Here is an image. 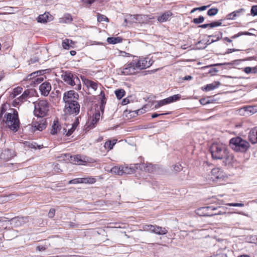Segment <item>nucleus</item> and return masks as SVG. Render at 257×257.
I'll list each match as a JSON object with an SVG mask.
<instances>
[{
    "instance_id": "nucleus-27",
    "label": "nucleus",
    "mask_w": 257,
    "mask_h": 257,
    "mask_svg": "<svg viewBox=\"0 0 257 257\" xmlns=\"http://www.w3.org/2000/svg\"><path fill=\"white\" fill-rule=\"evenodd\" d=\"M74 44V42L72 40H69L68 39H66L63 41L62 45L64 49H69L70 48L72 47V45Z\"/></svg>"
},
{
    "instance_id": "nucleus-3",
    "label": "nucleus",
    "mask_w": 257,
    "mask_h": 257,
    "mask_svg": "<svg viewBox=\"0 0 257 257\" xmlns=\"http://www.w3.org/2000/svg\"><path fill=\"white\" fill-rule=\"evenodd\" d=\"M229 146L235 152L241 153L246 152L250 147L247 141L239 137L231 139L229 141Z\"/></svg>"
},
{
    "instance_id": "nucleus-40",
    "label": "nucleus",
    "mask_w": 257,
    "mask_h": 257,
    "mask_svg": "<svg viewBox=\"0 0 257 257\" xmlns=\"http://www.w3.org/2000/svg\"><path fill=\"white\" fill-rule=\"evenodd\" d=\"M97 21L99 22H102L103 21L108 22H109V19L107 17L105 16L104 15L98 14L97 15Z\"/></svg>"
},
{
    "instance_id": "nucleus-39",
    "label": "nucleus",
    "mask_w": 257,
    "mask_h": 257,
    "mask_svg": "<svg viewBox=\"0 0 257 257\" xmlns=\"http://www.w3.org/2000/svg\"><path fill=\"white\" fill-rule=\"evenodd\" d=\"M204 21V18L202 16H200L197 18H194L192 21V22L195 24H199L203 23Z\"/></svg>"
},
{
    "instance_id": "nucleus-36",
    "label": "nucleus",
    "mask_w": 257,
    "mask_h": 257,
    "mask_svg": "<svg viewBox=\"0 0 257 257\" xmlns=\"http://www.w3.org/2000/svg\"><path fill=\"white\" fill-rule=\"evenodd\" d=\"M43 72H44V70H39V71H37L36 72L32 73L31 74H30L27 77L26 79H27V80H31L32 78H35L36 77H37L36 74H37L38 73H40V74H43Z\"/></svg>"
},
{
    "instance_id": "nucleus-19",
    "label": "nucleus",
    "mask_w": 257,
    "mask_h": 257,
    "mask_svg": "<svg viewBox=\"0 0 257 257\" xmlns=\"http://www.w3.org/2000/svg\"><path fill=\"white\" fill-rule=\"evenodd\" d=\"M220 85V83L218 81H214L213 83L206 85L204 88H202L203 90L206 91H209L218 87Z\"/></svg>"
},
{
    "instance_id": "nucleus-2",
    "label": "nucleus",
    "mask_w": 257,
    "mask_h": 257,
    "mask_svg": "<svg viewBox=\"0 0 257 257\" xmlns=\"http://www.w3.org/2000/svg\"><path fill=\"white\" fill-rule=\"evenodd\" d=\"M78 99L79 94L74 90H71L64 93L63 100L65 103L64 111L66 113L75 115L79 114L80 105L78 102Z\"/></svg>"
},
{
    "instance_id": "nucleus-52",
    "label": "nucleus",
    "mask_w": 257,
    "mask_h": 257,
    "mask_svg": "<svg viewBox=\"0 0 257 257\" xmlns=\"http://www.w3.org/2000/svg\"><path fill=\"white\" fill-rule=\"evenodd\" d=\"M55 214V209L54 208H51L49 211L48 216L49 218H53Z\"/></svg>"
},
{
    "instance_id": "nucleus-46",
    "label": "nucleus",
    "mask_w": 257,
    "mask_h": 257,
    "mask_svg": "<svg viewBox=\"0 0 257 257\" xmlns=\"http://www.w3.org/2000/svg\"><path fill=\"white\" fill-rule=\"evenodd\" d=\"M229 206H233V207H243L244 204L242 203H227L226 204Z\"/></svg>"
},
{
    "instance_id": "nucleus-34",
    "label": "nucleus",
    "mask_w": 257,
    "mask_h": 257,
    "mask_svg": "<svg viewBox=\"0 0 257 257\" xmlns=\"http://www.w3.org/2000/svg\"><path fill=\"white\" fill-rule=\"evenodd\" d=\"M82 183L93 184L96 181V179L92 177L81 178Z\"/></svg>"
},
{
    "instance_id": "nucleus-15",
    "label": "nucleus",
    "mask_w": 257,
    "mask_h": 257,
    "mask_svg": "<svg viewBox=\"0 0 257 257\" xmlns=\"http://www.w3.org/2000/svg\"><path fill=\"white\" fill-rule=\"evenodd\" d=\"M39 90L42 95L47 96L49 95L51 90V85L48 82H45L41 84L39 86Z\"/></svg>"
},
{
    "instance_id": "nucleus-51",
    "label": "nucleus",
    "mask_w": 257,
    "mask_h": 257,
    "mask_svg": "<svg viewBox=\"0 0 257 257\" xmlns=\"http://www.w3.org/2000/svg\"><path fill=\"white\" fill-rule=\"evenodd\" d=\"M236 18V16H235V14H234L233 13V12L228 14L226 16V18L228 20H234V19H235Z\"/></svg>"
},
{
    "instance_id": "nucleus-8",
    "label": "nucleus",
    "mask_w": 257,
    "mask_h": 257,
    "mask_svg": "<svg viewBox=\"0 0 257 257\" xmlns=\"http://www.w3.org/2000/svg\"><path fill=\"white\" fill-rule=\"evenodd\" d=\"M138 69L137 64L135 61L133 60L132 61L126 64L121 68V74L124 75L134 74L136 72V70Z\"/></svg>"
},
{
    "instance_id": "nucleus-21",
    "label": "nucleus",
    "mask_w": 257,
    "mask_h": 257,
    "mask_svg": "<svg viewBox=\"0 0 257 257\" xmlns=\"http://www.w3.org/2000/svg\"><path fill=\"white\" fill-rule=\"evenodd\" d=\"M83 82L84 84L86 86L87 88H91L94 90H96L97 88V83L92 81L88 79L85 78L83 79Z\"/></svg>"
},
{
    "instance_id": "nucleus-48",
    "label": "nucleus",
    "mask_w": 257,
    "mask_h": 257,
    "mask_svg": "<svg viewBox=\"0 0 257 257\" xmlns=\"http://www.w3.org/2000/svg\"><path fill=\"white\" fill-rule=\"evenodd\" d=\"M250 14L252 16H257V6H252L250 10Z\"/></svg>"
},
{
    "instance_id": "nucleus-43",
    "label": "nucleus",
    "mask_w": 257,
    "mask_h": 257,
    "mask_svg": "<svg viewBox=\"0 0 257 257\" xmlns=\"http://www.w3.org/2000/svg\"><path fill=\"white\" fill-rule=\"evenodd\" d=\"M106 102V97L101 98V104L100 105V109L101 111L103 113L104 111L105 105Z\"/></svg>"
},
{
    "instance_id": "nucleus-25",
    "label": "nucleus",
    "mask_w": 257,
    "mask_h": 257,
    "mask_svg": "<svg viewBox=\"0 0 257 257\" xmlns=\"http://www.w3.org/2000/svg\"><path fill=\"white\" fill-rule=\"evenodd\" d=\"M61 126L59 124L58 120H54L52 125V129L51 131V134L53 135L57 134L58 132L60 130Z\"/></svg>"
},
{
    "instance_id": "nucleus-5",
    "label": "nucleus",
    "mask_w": 257,
    "mask_h": 257,
    "mask_svg": "<svg viewBox=\"0 0 257 257\" xmlns=\"http://www.w3.org/2000/svg\"><path fill=\"white\" fill-rule=\"evenodd\" d=\"M14 113H7L6 114L5 119H3L8 127L14 132H17L19 128L20 121L18 112L13 109Z\"/></svg>"
},
{
    "instance_id": "nucleus-11",
    "label": "nucleus",
    "mask_w": 257,
    "mask_h": 257,
    "mask_svg": "<svg viewBox=\"0 0 257 257\" xmlns=\"http://www.w3.org/2000/svg\"><path fill=\"white\" fill-rule=\"evenodd\" d=\"M10 224L15 227L21 226L29 221V217H15L9 220Z\"/></svg>"
},
{
    "instance_id": "nucleus-49",
    "label": "nucleus",
    "mask_w": 257,
    "mask_h": 257,
    "mask_svg": "<svg viewBox=\"0 0 257 257\" xmlns=\"http://www.w3.org/2000/svg\"><path fill=\"white\" fill-rule=\"evenodd\" d=\"M183 169V167L181 165V164L179 163H177L174 165V170L176 172H179L181 171Z\"/></svg>"
},
{
    "instance_id": "nucleus-14",
    "label": "nucleus",
    "mask_w": 257,
    "mask_h": 257,
    "mask_svg": "<svg viewBox=\"0 0 257 257\" xmlns=\"http://www.w3.org/2000/svg\"><path fill=\"white\" fill-rule=\"evenodd\" d=\"M148 59L146 58L142 59L137 58L134 59V60L137 64L138 68L143 69L149 67L152 65V62L150 60L148 61Z\"/></svg>"
},
{
    "instance_id": "nucleus-44",
    "label": "nucleus",
    "mask_w": 257,
    "mask_h": 257,
    "mask_svg": "<svg viewBox=\"0 0 257 257\" xmlns=\"http://www.w3.org/2000/svg\"><path fill=\"white\" fill-rule=\"evenodd\" d=\"M79 183H82L81 178L74 179L71 180L69 181V184H79Z\"/></svg>"
},
{
    "instance_id": "nucleus-22",
    "label": "nucleus",
    "mask_w": 257,
    "mask_h": 257,
    "mask_svg": "<svg viewBox=\"0 0 257 257\" xmlns=\"http://www.w3.org/2000/svg\"><path fill=\"white\" fill-rule=\"evenodd\" d=\"M72 21V16L68 13L65 14L63 17L59 19V22L61 23L70 24Z\"/></svg>"
},
{
    "instance_id": "nucleus-62",
    "label": "nucleus",
    "mask_w": 257,
    "mask_h": 257,
    "mask_svg": "<svg viewBox=\"0 0 257 257\" xmlns=\"http://www.w3.org/2000/svg\"><path fill=\"white\" fill-rule=\"evenodd\" d=\"M217 72H218V70L215 68H212L209 71V73L211 75H214L215 73Z\"/></svg>"
},
{
    "instance_id": "nucleus-33",
    "label": "nucleus",
    "mask_w": 257,
    "mask_h": 257,
    "mask_svg": "<svg viewBox=\"0 0 257 257\" xmlns=\"http://www.w3.org/2000/svg\"><path fill=\"white\" fill-rule=\"evenodd\" d=\"M115 94L117 98L120 99L124 96L125 92L122 89H119L115 91Z\"/></svg>"
},
{
    "instance_id": "nucleus-50",
    "label": "nucleus",
    "mask_w": 257,
    "mask_h": 257,
    "mask_svg": "<svg viewBox=\"0 0 257 257\" xmlns=\"http://www.w3.org/2000/svg\"><path fill=\"white\" fill-rule=\"evenodd\" d=\"M156 71V70H147V71H142L141 73V75L142 76H145V75H147L148 74H152L154 72H155Z\"/></svg>"
},
{
    "instance_id": "nucleus-56",
    "label": "nucleus",
    "mask_w": 257,
    "mask_h": 257,
    "mask_svg": "<svg viewBox=\"0 0 257 257\" xmlns=\"http://www.w3.org/2000/svg\"><path fill=\"white\" fill-rule=\"evenodd\" d=\"M199 101L200 103L202 105H205L210 103L209 100L205 98L200 99Z\"/></svg>"
},
{
    "instance_id": "nucleus-24",
    "label": "nucleus",
    "mask_w": 257,
    "mask_h": 257,
    "mask_svg": "<svg viewBox=\"0 0 257 257\" xmlns=\"http://www.w3.org/2000/svg\"><path fill=\"white\" fill-rule=\"evenodd\" d=\"M172 15V13L170 11H167L163 13L161 16H159L158 20L160 22H164L168 20L169 18Z\"/></svg>"
},
{
    "instance_id": "nucleus-64",
    "label": "nucleus",
    "mask_w": 257,
    "mask_h": 257,
    "mask_svg": "<svg viewBox=\"0 0 257 257\" xmlns=\"http://www.w3.org/2000/svg\"><path fill=\"white\" fill-rule=\"evenodd\" d=\"M43 81V78L41 77H38L36 79H35L34 82H36L37 83H40Z\"/></svg>"
},
{
    "instance_id": "nucleus-29",
    "label": "nucleus",
    "mask_w": 257,
    "mask_h": 257,
    "mask_svg": "<svg viewBox=\"0 0 257 257\" xmlns=\"http://www.w3.org/2000/svg\"><path fill=\"white\" fill-rule=\"evenodd\" d=\"M116 140H108L105 143L104 147L106 149H108L109 150H111L113 149V146L116 143Z\"/></svg>"
},
{
    "instance_id": "nucleus-6",
    "label": "nucleus",
    "mask_w": 257,
    "mask_h": 257,
    "mask_svg": "<svg viewBox=\"0 0 257 257\" xmlns=\"http://www.w3.org/2000/svg\"><path fill=\"white\" fill-rule=\"evenodd\" d=\"M61 78L67 84L71 86L75 85V89L76 90L81 89L80 81L76 74L66 71L64 74L62 75Z\"/></svg>"
},
{
    "instance_id": "nucleus-23",
    "label": "nucleus",
    "mask_w": 257,
    "mask_h": 257,
    "mask_svg": "<svg viewBox=\"0 0 257 257\" xmlns=\"http://www.w3.org/2000/svg\"><path fill=\"white\" fill-rule=\"evenodd\" d=\"M100 117V113H96L93 115L89 125L90 128H93L98 122Z\"/></svg>"
},
{
    "instance_id": "nucleus-28",
    "label": "nucleus",
    "mask_w": 257,
    "mask_h": 257,
    "mask_svg": "<svg viewBox=\"0 0 257 257\" xmlns=\"http://www.w3.org/2000/svg\"><path fill=\"white\" fill-rule=\"evenodd\" d=\"M24 146L25 147H27L29 148L35 149L37 148L38 149H41L42 148V146L38 145L36 143H31L30 142L25 141L23 143Z\"/></svg>"
},
{
    "instance_id": "nucleus-16",
    "label": "nucleus",
    "mask_w": 257,
    "mask_h": 257,
    "mask_svg": "<svg viewBox=\"0 0 257 257\" xmlns=\"http://www.w3.org/2000/svg\"><path fill=\"white\" fill-rule=\"evenodd\" d=\"M248 139L252 144L257 143V127H254L250 131Z\"/></svg>"
},
{
    "instance_id": "nucleus-17",
    "label": "nucleus",
    "mask_w": 257,
    "mask_h": 257,
    "mask_svg": "<svg viewBox=\"0 0 257 257\" xmlns=\"http://www.w3.org/2000/svg\"><path fill=\"white\" fill-rule=\"evenodd\" d=\"M70 161L71 163L78 165H81L85 162V161L82 159L81 156L79 155L71 156Z\"/></svg>"
},
{
    "instance_id": "nucleus-9",
    "label": "nucleus",
    "mask_w": 257,
    "mask_h": 257,
    "mask_svg": "<svg viewBox=\"0 0 257 257\" xmlns=\"http://www.w3.org/2000/svg\"><path fill=\"white\" fill-rule=\"evenodd\" d=\"M143 229L145 231H150L158 235H164L168 232V230L165 227L156 225H145L143 226Z\"/></svg>"
},
{
    "instance_id": "nucleus-13",
    "label": "nucleus",
    "mask_w": 257,
    "mask_h": 257,
    "mask_svg": "<svg viewBox=\"0 0 257 257\" xmlns=\"http://www.w3.org/2000/svg\"><path fill=\"white\" fill-rule=\"evenodd\" d=\"M39 120L33 121L32 125L34 127V131L38 130L42 131L46 128L47 126V122L45 118H38Z\"/></svg>"
},
{
    "instance_id": "nucleus-61",
    "label": "nucleus",
    "mask_w": 257,
    "mask_h": 257,
    "mask_svg": "<svg viewBox=\"0 0 257 257\" xmlns=\"http://www.w3.org/2000/svg\"><path fill=\"white\" fill-rule=\"evenodd\" d=\"M36 249L37 250L40 251H44V250H45L46 249V247L45 246L38 245V246H37Z\"/></svg>"
},
{
    "instance_id": "nucleus-35",
    "label": "nucleus",
    "mask_w": 257,
    "mask_h": 257,
    "mask_svg": "<svg viewBox=\"0 0 257 257\" xmlns=\"http://www.w3.org/2000/svg\"><path fill=\"white\" fill-rule=\"evenodd\" d=\"M48 16L46 14L41 15L38 17L37 21L39 23H45L47 22Z\"/></svg>"
},
{
    "instance_id": "nucleus-4",
    "label": "nucleus",
    "mask_w": 257,
    "mask_h": 257,
    "mask_svg": "<svg viewBox=\"0 0 257 257\" xmlns=\"http://www.w3.org/2000/svg\"><path fill=\"white\" fill-rule=\"evenodd\" d=\"M34 115L38 118H43L47 115L49 110V104L46 100H39L34 102Z\"/></svg>"
},
{
    "instance_id": "nucleus-7",
    "label": "nucleus",
    "mask_w": 257,
    "mask_h": 257,
    "mask_svg": "<svg viewBox=\"0 0 257 257\" xmlns=\"http://www.w3.org/2000/svg\"><path fill=\"white\" fill-rule=\"evenodd\" d=\"M224 209L220 206L214 207L213 206H207L203 207L198 210V212H201L200 215L204 216H212L216 215L225 214L226 212L219 209Z\"/></svg>"
},
{
    "instance_id": "nucleus-26",
    "label": "nucleus",
    "mask_w": 257,
    "mask_h": 257,
    "mask_svg": "<svg viewBox=\"0 0 257 257\" xmlns=\"http://www.w3.org/2000/svg\"><path fill=\"white\" fill-rule=\"evenodd\" d=\"M122 38H121V37H108L107 39V42L109 44H116L117 43H120L122 42Z\"/></svg>"
},
{
    "instance_id": "nucleus-59",
    "label": "nucleus",
    "mask_w": 257,
    "mask_h": 257,
    "mask_svg": "<svg viewBox=\"0 0 257 257\" xmlns=\"http://www.w3.org/2000/svg\"><path fill=\"white\" fill-rule=\"evenodd\" d=\"M243 71L246 74H249L252 72V67H246L243 69Z\"/></svg>"
},
{
    "instance_id": "nucleus-63",
    "label": "nucleus",
    "mask_w": 257,
    "mask_h": 257,
    "mask_svg": "<svg viewBox=\"0 0 257 257\" xmlns=\"http://www.w3.org/2000/svg\"><path fill=\"white\" fill-rule=\"evenodd\" d=\"M145 111V110L143 108H142L141 109H138L137 110H136V113L138 115H139V114H141L142 113H144Z\"/></svg>"
},
{
    "instance_id": "nucleus-32",
    "label": "nucleus",
    "mask_w": 257,
    "mask_h": 257,
    "mask_svg": "<svg viewBox=\"0 0 257 257\" xmlns=\"http://www.w3.org/2000/svg\"><path fill=\"white\" fill-rule=\"evenodd\" d=\"M121 170H122L123 174H131L134 173L135 169L122 166Z\"/></svg>"
},
{
    "instance_id": "nucleus-18",
    "label": "nucleus",
    "mask_w": 257,
    "mask_h": 257,
    "mask_svg": "<svg viewBox=\"0 0 257 257\" xmlns=\"http://www.w3.org/2000/svg\"><path fill=\"white\" fill-rule=\"evenodd\" d=\"M14 152L12 150H5L2 153L1 156L2 158H4V159L6 160H9L14 157Z\"/></svg>"
},
{
    "instance_id": "nucleus-30",
    "label": "nucleus",
    "mask_w": 257,
    "mask_h": 257,
    "mask_svg": "<svg viewBox=\"0 0 257 257\" xmlns=\"http://www.w3.org/2000/svg\"><path fill=\"white\" fill-rule=\"evenodd\" d=\"M136 19L139 23H145L148 21V17L147 15H138Z\"/></svg>"
},
{
    "instance_id": "nucleus-10",
    "label": "nucleus",
    "mask_w": 257,
    "mask_h": 257,
    "mask_svg": "<svg viewBox=\"0 0 257 257\" xmlns=\"http://www.w3.org/2000/svg\"><path fill=\"white\" fill-rule=\"evenodd\" d=\"M181 98L179 94L171 96L167 98L161 100L157 102L155 105V108H158L162 106L179 100Z\"/></svg>"
},
{
    "instance_id": "nucleus-55",
    "label": "nucleus",
    "mask_w": 257,
    "mask_h": 257,
    "mask_svg": "<svg viewBox=\"0 0 257 257\" xmlns=\"http://www.w3.org/2000/svg\"><path fill=\"white\" fill-rule=\"evenodd\" d=\"M6 108L5 107V105H3L0 108V120L2 118L3 114L6 112Z\"/></svg>"
},
{
    "instance_id": "nucleus-12",
    "label": "nucleus",
    "mask_w": 257,
    "mask_h": 257,
    "mask_svg": "<svg viewBox=\"0 0 257 257\" xmlns=\"http://www.w3.org/2000/svg\"><path fill=\"white\" fill-rule=\"evenodd\" d=\"M211 178L213 181L223 180L225 177V173L219 168H214L211 171Z\"/></svg>"
},
{
    "instance_id": "nucleus-45",
    "label": "nucleus",
    "mask_w": 257,
    "mask_h": 257,
    "mask_svg": "<svg viewBox=\"0 0 257 257\" xmlns=\"http://www.w3.org/2000/svg\"><path fill=\"white\" fill-rule=\"evenodd\" d=\"M26 100V98H25V97H22V95H21L19 97L14 100V102L19 104L20 103L23 102Z\"/></svg>"
},
{
    "instance_id": "nucleus-1",
    "label": "nucleus",
    "mask_w": 257,
    "mask_h": 257,
    "mask_svg": "<svg viewBox=\"0 0 257 257\" xmlns=\"http://www.w3.org/2000/svg\"><path fill=\"white\" fill-rule=\"evenodd\" d=\"M209 151L213 160H224L223 162L226 165L231 163L233 160V156L229 154L227 146L222 143H213Z\"/></svg>"
},
{
    "instance_id": "nucleus-47",
    "label": "nucleus",
    "mask_w": 257,
    "mask_h": 257,
    "mask_svg": "<svg viewBox=\"0 0 257 257\" xmlns=\"http://www.w3.org/2000/svg\"><path fill=\"white\" fill-rule=\"evenodd\" d=\"M244 12L245 10L242 8L233 12V13L235 14V16H236V17H239L240 15H242Z\"/></svg>"
},
{
    "instance_id": "nucleus-31",
    "label": "nucleus",
    "mask_w": 257,
    "mask_h": 257,
    "mask_svg": "<svg viewBox=\"0 0 257 257\" xmlns=\"http://www.w3.org/2000/svg\"><path fill=\"white\" fill-rule=\"evenodd\" d=\"M122 167V166L113 167L111 169V173L118 175H122L123 173L122 170H121Z\"/></svg>"
},
{
    "instance_id": "nucleus-54",
    "label": "nucleus",
    "mask_w": 257,
    "mask_h": 257,
    "mask_svg": "<svg viewBox=\"0 0 257 257\" xmlns=\"http://www.w3.org/2000/svg\"><path fill=\"white\" fill-rule=\"evenodd\" d=\"M76 129V126H72L71 128L69 129L67 132L66 134L67 136H70L72 134L75 130Z\"/></svg>"
},
{
    "instance_id": "nucleus-60",
    "label": "nucleus",
    "mask_w": 257,
    "mask_h": 257,
    "mask_svg": "<svg viewBox=\"0 0 257 257\" xmlns=\"http://www.w3.org/2000/svg\"><path fill=\"white\" fill-rule=\"evenodd\" d=\"M169 114V113H154L152 114V117L153 118H156L158 116H160V115H164V114Z\"/></svg>"
},
{
    "instance_id": "nucleus-57",
    "label": "nucleus",
    "mask_w": 257,
    "mask_h": 257,
    "mask_svg": "<svg viewBox=\"0 0 257 257\" xmlns=\"http://www.w3.org/2000/svg\"><path fill=\"white\" fill-rule=\"evenodd\" d=\"M81 1L84 4H87L89 6H90L95 1V0H81Z\"/></svg>"
},
{
    "instance_id": "nucleus-53",
    "label": "nucleus",
    "mask_w": 257,
    "mask_h": 257,
    "mask_svg": "<svg viewBox=\"0 0 257 257\" xmlns=\"http://www.w3.org/2000/svg\"><path fill=\"white\" fill-rule=\"evenodd\" d=\"M30 90H29V89L26 90L23 92V93L22 94V97H25V98H26V99H27V98L30 97Z\"/></svg>"
},
{
    "instance_id": "nucleus-58",
    "label": "nucleus",
    "mask_w": 257,
    "mask_h": 257,
    "mask_svg": "<svg viewBox=\"0 0 257 257\" xmlns=\"http://www.w3.org/2000/svg\"><path fill=\"white\" fill-rule=\"evenodd\" d=\"M39 61L38 58L37 57H34L33 58H31L30 60L29 61V64H33Z\"/></svg>"
},
{
    "instance_id": "nucleus-37",
    "label": "nucleus",
    "mask_w": 257,
    "mask_h": 257,
    "mask_svg": "<svg viewBox=\"0 0 257 257\" xmlns=\"http://www.w3.org/2000/svg\"><path fill=\"white\" fill-rule=\"evenodd\" d=\"M23 90V88L20 87H17L14 89V93L12 94L11 97L15 98L17 95L20 94Z\"/></svg>"
},
{
    "instance_id": "nucleus-42",
    "label": "nucleus",
    "mask_w": 257,
    "mask_h": 257,
    "mask_svg": "<svg viewBox=\"0 0 257 257\" xmlns=\"http://www.w3.org/2000/svg\"><path fill=\"white\" fill-rule=\"evenodd\" d=\"M221 21H222V20H221L219 21H214V22H212L209 23L210 24V28H213L214 27L221 26V25H222Z\"/></svg>"
},
{
    "instance_id": "nucleus-38",
    "label": "nucleus",
    "mask_w": 257,
    "mask_h": 257,
    "mask_svg": "<svg viewBox=\"0 0 257 257\" xmlns=\"http://www.w3.org/2000/svg\"><path fill=\"white\" fill-rule=\"evenodd\" d=\"M202 42L201 41H198L196 44V47L198 49H205L207 46L209 45H210L211 43V42H210L209 41H207V42L204 44L203 46H199V45L200 44H202Z\"/></svg>"
},
{
    "instance_id": "nucleus-20",
    "label": "nucleus",
    "mask_w": 257,
    "mask_h": 257,
    "mask_svg": "<svg viewBox=\"0 0 257 257\" xmlns=\"http://www.w3.org/2000/svg\"><path fill=\"white\" fill-rule=\"evenodd\" d=\"M243 108L248 115H251L257 112V105L245 106Z\"/></svg>"
},
{
    "instance_id": "nucleus-41",
    "label": "nucleus",
    "mask_w": 257,
    "mask_h": 257,
    "mask_svg": "<svg viewBox=\"0 0 257 257\" xmlns=\"http://www.w3.org/2000/svg\"><path fill=\"white\" fill-rule=\"evenodd\" d=\"M218 12V10L217 8H211L207 11V15L209 16H214L216 15Z\"/></svg>"
}]
</instances>
